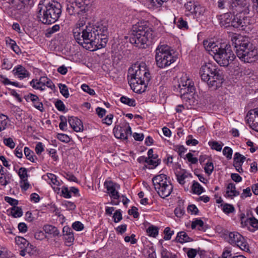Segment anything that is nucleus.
I'll return each instance as SVG.
<instances>
[{
  "label": "nucleus",
  "mask_w": 258,
  "mask_h": 258,
  "mask_svg": "<svg viewBox=\"0 0 258 258\" xmlns=\"http://www.w3.org/2000/svg\"><path fill=\"white\" fill-rule=\"evenodd\" d=\"M74 37L77 42L86 49L94 51L104 47L108 41L107 29L103 26L88 24L82 31L74 29Z\"/></svg>",
  "instance_id": "f257e3e1"
},
{
  "label": "nucleus",
  "mask_w": 258,
  "mask_h": 258,
  "mask_svg": "<svg viewBox=\"0 0 258 258\" xmlns=\"http://www.w3.org/2000/svg\"><path fill=\"white\" fill-rule=\"evenodd\" d=\"M150 78V74L145 63H136L128 69V83L136 93L145 92Z\"/></svg>",
  "instance_id": "f03ea898"
},
{
  "label": "nucleus",
  "mask_w": 258,
  "mask_h": 258,
  "mask_svg": "<svg viewBox=\"0 0 258 258\" xmlns=\"http://www.w3.org/2000/svg\"><path fill=\"white\" fill-rule=\"evenodd\" d=\"M203 45L206 50L213 56L215 60L221 66L227 67L235 58L229 44H216L212 40H205Z\"/></svg>",
  "instance_id": "7ed1b4c3"
},
{
  "label": "nucleus",
  "mask_w": 258,
  "mask_h": 258,
  "mask_svg": "<svg viewBox=\"0 0 258 258\" xmlns=\"http://www.w3.org/2000/svg\"><path fill=\"white\" fill-rule=\"evenodd\" d=\"M61 5L52 0H44L38 5V18L39 21L45 24L55 22L59 18L61 10Z\"/></svg>",
  "instance_id": "20e7f679"
},
{
  "label": "nucleus",
  "mask_w": 258,
  "mask_h": 258,
  "mask_svg": "<svg viewBox=\"0 0 258 258\" xmlns=\"http://www.w3.org/2000/svg\"><path fill=\"white\" fill-rule=\"evenodd\" d=\"M174 90L180 96V98L190 105H194L196 102L194 96L195 87L192 81L186 74L182 76L175 80Z\"/></svg>",
  "instance_id": "39448f33"
},
{
  "label": "nucleus",
  "mask_w": 258,
  "mask_h": 258,
  "mask_svg": "<svg viewBox=\"0 0 258 258\" xmlns=\"http://www.w3.org/2000/svg\"><path fill=\"white\" fill-rule=\"evenodd\" d=\"M201 79L207 83L208 86L214 89L220 87L223 82V78L216 66L211 63L203 65L200 69Z\"/></svg>",
  "instance_id": "423d86ee"
},
{
  "label": "nucleus",
  "mask_w": 258,
  "mask_h": 258,
  "mask_svg": "<svg viewBox=\"0 0 258 258\" xmlns=\"http://www.w3.org/2000/svg\"><path fill=\"white\" fill-rule=\"evenodd\" d=\"M152 38V29L142 23H138L133 27L130 41L139 48H145Z\"/></svg>",
  "instance_id": "0eeeda50"
},
{
  "label": "nucleus",
  "mask_w": 258,
  "mask_h": 258,
  "mask_svg": "<svg viewBox=\"0 0 258 258\" xmlns=\"http://www.w3.org/2000/svg\"><path fill=\"white\" fill-rule=\"evenodd\" d=\"M155 60L157 66L160 68L169 66L176 60L173 50L167 45H159L155 50Z\"/></svg>",
  "instance_id": "6e6552de"
},
{
  "label": "nucleus",
  "mask_w": 258,
  "mask_h": 258,
  "mask_svg": "<svg viewBox=\"0 0 258 258\" xmlns=\"http://www.w3.org/2000/svg\"><path fill=\"white\" fill-rule=\"evenodd\" d=\"M235 53L241 61L246 63L255 61L258 57L257 51L252 44L244 49L235 50Z\"/></svg>",
  "instance_id": "1a4fd4ad"
},
{
  "label": "nucleus",
  "mask_w": 258,
  "mask_h": 258,
  "mask_svg": "<svg viewBox=\"0 0 258 258\" xmlns=\"http://www.w3.org/2000/svg\"><path fill=\"white\" fill-rule=\"evenodd\" d=\"M227 238L230 244L236 245L246 252L249 251V247L246 240L238 232L235 231L229 232Z\"/></svg>",
  "instance_id": "9d476101"
},
{
  "label": "nucleus",
  "mask_w": 258,
  "mask_h": 258,
  "mask_svg": "<svg viewBox=\"0 0 258 258\" xmlns=\"http://www.w3.org/2000/svg\"><path fill=\"white\" fill-rule=\"evenodd\" d=\"M185 15L198 17L203 15L205 9L202 7L198 2L190 0L184 4Z\"/></svg>",
  "instance_id": "9b49d317"
},
{
  "label": "nucleus",
  "mask_w": 258,
  "mask_h": 258,
  "mask_svg": "<svg viewBox=\"0 0 258 258\" xmlns=\"http://www.w3.org/2000/svg\"><path fill=\"white\" fill-rule=\"evenodd\" d=\"M248 7L249 5L246 3V0H233L229 9L233 15H241L242 13H248Z\"/></svg>",
  "instance_id": "f8f14e48"
},
{
  "label": "nucleus",
  "mask_w": 258,
  "mask_h": 258,
  "mask_svg": "<svg viewBox=\"0 0 258 258\" xmlns=\"http://www.w3.org/2000/svg\"><path fill=\"white\" fill-rule=\"evenodd\" d=\"M30 84L33 88L40 90H44L45 86L51 90L55 88V85L51 80L46 77H41L39 80H32Z\"/></svg>",
  "instance_id": "ddd939ff"
},
{
  "label": "nucleus",
  "mask_w": 258,
  "mask_h": 258,
  "mask_svg": "<svg viewBox=\"0 0 258 258\" xmlns=\"http://www.w3.org/2000/svg\"><path fill=\"white\" fill-rule=\"evenodd\" d=\"M231 39L235 50L244 49L252 44L246 37L239 34H233Z\"/></svg>",
  "instance_id": "4468645a"
},
{
  "label": "nucleus",
  "mask_w": 258,
  "mask_h": 258,
  "mask_svg": "<svg viewBox=\"0 0 258 258\" xmlns=\"http://www.w3.org/2000/svg\"><path fill=\"white\" fill-rule=\"evenodd\" d=\"M67 11L71 15H82L86 12L84 5L77 2H68L67 4Z\"/></svg>",
  "instance_id": "2eb2a0df"
},
{
  "label": "nucleus",
  "mask_w": 258,
  "mask_h": 258,
  "mask_svg": "<svg viewBox=\"0 0 258 258\" xmlns=\"http://www.w3.org/2000/svg\"><path fill=\"white\" fill-rule=\"evenodd\" d=\"M234 15V18L232 21V27L244 30L246 26L250 24V18L249 17L239 14Z\"/></svg>",
  "instance_id": "dca6fc26"
},
{
  "label": "nucleus",
  "mask_w": 258,
  "mask_h": 258,
  "mask_svg": "<svg viewBox=\"0 0 258 258\" xmlns=\"http://www.w3.org/2000/svg\"><path fill=\"white\" fill-rule=\"evenodd\" d=\"M113 133L116 138L122 140L127 139L128 136L132 134L131 127L126 123L124 126L115 127Z\"/></svg>",
  "instance_id": "f3484780"
},
{
  "label": "nucleus",
  "mask_w": 258,
  "mask_h": 258,
  "mask_svg": "<svg viewBox=\"0 0 258 258\" xmlns=\"http://www.w3.org/2000/svg\"><path fill=\"white\" fill-rule=\"evenodd\" d=\"M246 118L249 126L258 132V108L249 111Z\"/></svg>",
  "instance_id": "a211bd4d"
},
{
  "label": "nucleus",
  "mask_w": 258,
  "mask_h": 258,
  "mask_svg": "<svg viewBox=\"0 0 258 258\" xmlns=\"http://www.w3.org/2000/svg\"><path fill=\"white\" fill-rule=\"evenodd\" d=\"M108 194L111 198L114 200L118 199L119 195L117 189L119 188V185L112 181H106L104 182Z\"/></svg>",
  "instance_id": "6ab92c4d"
},
{
  "label": "nucleus",
  "mask_w": 258,
  "mask_h": 258,
  "mask_svg": "<svg viewBox=\"0 0 258 258\" xmlns=\"http://www.w3.org/2000/svg\"><path fill=\"white\" fill-rule=\"evenodd\" d=\"M173 188V187L172 184H171L170 182H169L165 184H163L160 187L155 189L161 198L164 199L168 197L171 194Z\"/></svg>",
  "instance_id": "aec40b11"
},
{
  "label": "nucleus",
  "mask_w": 258,
  "mask_h": 258,
  "mask_svg": "<svg viewBox=\"0 0 258 258\" xmlns=\"http://www.w3.org/2000/svg\"><path fill=\"white\" fill-rule=\"evenodd\" d=\"M68 122L73 130L76 132L83 131V125L82 121L76 117H69Z\"/></svg>",
  "instance_id": "412c9836"
},
{
  "label": "nucleus",
  "mask_w": 258,
  "mask_h": 258,
  "mask_svg": "<svg viewBox=\"0 0 258 258\" xmlns=\"http://www.w3.org/2000/svg\"><path fill=\"white\" fill-rule=\"evenodd\" d=\"M25 98L27 102L30 101H32L36 108L41 112L43 111V105L42 103L39 101V99L37 95L29 93L25 96Z\"/></svg>",
  "instance_id": "4be33fe9"
},
{
  "label": "nucleus",
  "mask_w": 258,
  "mask_h": 258,
  "mask_svg": "<svg viewBox=\"0 0 258 258\" xmlns=\"http://www.w3.org/2000/svg\"><path fill=\"white\" fill-rule=\"evenodd\" d=\"M232 16L231 12L220 15L218 19L220 26L225 28L230 26H232Z\"/></svg>",
  "instance_id": "5701e85b"
},
{
  "label": "nucleus",
  "mask_w": 258,
  "mask_h": 258,
  "mask_svg": "<svg viewBox=\"0 0 258 258\" xmlns=\"http://www.w3.org/2000/svg\"><path fill=\"white\" fill-rule=\"evenodd\" d=\"M152 182L155 189L160 187L163 184L170 182V181H168L166 175L163 174L154 176L152 178Z\"/></svg>",
  "instance_id": "b1692460"
},
{
  "label": "nucleus",
  "mask_w": 258,
  "mask_h": 258,
  "mask_svg": "<svg viewBox=\"0 0 258 258\" xmlns=\"http://www.w3.org/2000/svg\"><path fill=\"white\" fill-rule=\"evenodd\" d=\"M13 72L14 75L17 76L20 79L28 77L30 75L29 72L21 65H18L15 67L13 70Z\"/></svg>",
  "instance_id": "393cba45"
},
{
  "label": "nucleus",
  "mask_w": 258,
  "mask_h": 258,
  "mask_svg": "<svg viewBox=\"0 0 258 258\" xmlns=\"http://www.w3.org/2000/svg\"><path fill=\"white\" fill-rule=\"evenodd\" d=\"M43 229L45 233L52 234L54 237L59 236L60 235V232L58 229L53 225L46 224L44 225Z\"/></svg>",
  "instance_id": "a878e982"
},
{
  "label": "nucleus",
  "mask_w": 258,
  "mask_h": 258,
  "mask_svg": "<svg viewBox=\"0 0 258 258\" xmlns=\"http://www.w3.org/2000/svg\"><path fill=\"white\" fill-rule=\"evenodd\" d=\"M175 240L176 241L181 243L190 242L192 240L184 231L179 232L177 233Z\"/></svg>",
  "instance_id": "bb28decb"
},
{
  "label": "nucleus",
  "mask_w": 258,
  "mask_h": 258,
  "mask_svg": "<svg viewBox=\"0 0 258 258\" xmlns=\"http://www.w3.org/2000/svg\"><path fill=\"white\" fill-rule=\"evenodd\" d=\"M227 197L233 198L239 195V192L236 190L235 185L234 183H229L227 186V190L226 193Z\"/></svg>",
  "instance_id": "cd10ccee"
},
{
  "label": "nucleus",
  "mask_w": 258,
  "mask_h": 258,
  "mask_svg": "<svg viewBox=\"0 0 258 258\" xmlns=\"http://www.w3.org/2000/svg\"><path fill=\"white\" fill-rule=\"evenodd\" d=\"M245 160V157L244 156L242 155L239 153H236L234 154L233 158L234 166H237V165L242 166Z\"/></svg>",
  "instance_id": "c85d7f7f"
},
{
  "label": "nucleus",
  "mask_w": 258,
  "mask_h": 258,
  "mask_svg": "<svg viewBox=\"0 0 258 258\" xmlns=\"http://www.w3.org/2000/svg\"><path fill=\"white\" fill-rule=\"evenodd\" d=\"M15 242L21 248H26L27 249H28L29 242L24 237L21 236L16 237L15 238Z\"/></svg>",
  "instance_id": "c756f323"
},
{
  "label": "nucleus",
  "mask_w": 258,
  "mask_h": 258,
  "mask_svg": "<svg viewBox=\"0 0 258 258\" xmlns=\"http://www.w3.org/2000/svg\"><path fill=\"white\" fill-rule=\"evenodd\" d=\"M24 154L26 158L32 162H35L36 156L34 155L33 151L31 150L28 147H25L24 149Z\"/></svg>",
  "instance_id": "7c9ffc66"
},
{
  "label": "nucleus",
  "mask_w": 258,
  "mask_h": 258,
  "mask_svg": "<svg viewBox=\"0 0 258 258\" xmlns=\"http://www.w3.org/2000/svg\"><path fill=\"white\" fill-rule=\"evenodd\" d=\"M204 224L203 221L201 219H196L195 221H192L191 225V227L192 229H195L197 227L199 230H203L205 231V229L204 228Z\"/></svg>",
  "instance_id": "2f4dec72"
},
{
  "label": "nucleus",
  "mask_w": 258,
  "mask_h": 258,
  "mask_svg": "<svg viewBox=\"0 0 258 258\" xmlns=\"http://www.w3.org/2000/svg\"><path fill=\"white\" fill-rule=\"evenodd\" d=\"M192 190L194 194L199 195L204 191V188L199 182L195 181L192 185Z\"/></svg>",
  "instance_id": "473e14b6"
},
{
  "label": "nucleus",
  "mask_w": 258,
  "mask_h": 258,
  "mask_svg": "<svg viewBox=\"0 0 258 258\" xmlns=\"http://www.w3.org/2000/svg\"><path fill=\"white\" fill-rule=\"evenodd\" d=\"M208 144L212 149L217 151H221L223 146V143H220L217 141H210Z\"/></svg>",
  "instance_id": "72a5a7b5"
},
{
  "label": "nucleus",
  "mask_w": 258,
  "mask_h": 258,
  "mask_svg": "<svg viewBox=\"0 0 258 258\" xmlns=\"http://www.w3.org/2000/svg\"><path fill=\"white\" fill-rule=\"evenodd\" d=\"M121 103L127 104L130 106H135L136 101L134 99H131L125 96H122L120 99Z\"/></svg>",
  "instance_id": "f704fd0d"
},
{
  "label": "nucleus",
  "mask_w": 258,
  "mask_h": 258,
  "mask_svg": "<svg viewBox=\"0 0 258 258\" xmlns=\"http://www.w3.org/2000/svg\"><path fill=\"white\" fill-rule=\"evenodd\" d=\"M161 258H177V255L172 253L165 248H163L161 251Z\"/></svg>",
  "instance_id": "c9c22d12"
},
{
  "label": "nucleus",
  "mask_w": 258,
  "mask_h": 258,
  "mask_svg": "<svg viewBox=\"0 0 258 258\" xmlns=\"http://www.w3.org/2000/svg\"><path fill=\"white\" fill-rule=\"evenodd\" d=\"M178 182L180 184H184L185 182V179L187 177V174L184 171L178 172L176 174Z\"/></svg>",
  "instance_id": "e433bc0d"
},
{
  "label": "nucleus",
  "mask_w": 258,
  "mask_h": 258,
  "mask_svg": "<svg viewBox=\"0 0 258 258\" xmlns=\"http://www.w3.org/2000/svg\"><path fill=\"white\" fill-rule=\"evenodd\" d=\"M8 124V117L3 114H0V132L6 128Z\"/></svg>",
  "instance_id": "4c0bfd02"
},
{
  "label": "nucleus",
  "mask_w": 258,
  "mask_h": 258,
  "mask_svg": "<svg viewBox=\"0 0 258 258\" xmlns=\"http://www.w3.org/2000/svg\"><path fill=\"white\" fill-rule=\"evenodd\" d=\"M146 231L149 236L153 237H155L158 234V228L154 226H149Z\"/></svg>",
  "instance_id": "58836bf2"
},
{
  "label": "nucleus",
  "mask_w": 258,
  "mask_h": 258,
  "mask_svg": "<svg viewBox=\"0 0 258 258\" xmlns=\"http://www.w3.org/2000/svg\"><path fill=\"white\" fill-rule=\"evenodd\" d=\"M245 223L247 225H249L256 229H258V220L254 217L247 219Z\"/></svg>",
  "instance_id": "ea45409f"
},
{
  "label": "nucleus",
  "mask_w": 258,
  "mask_h": 258,
  "mask_svg": "<svg viewBox=\"0 0 258 258\" xmlns=\"http://www.w3.org/2000/svg\"><path fill=\"white\" fill-rule=\"evenodd\" d=\"M168 0H149V5L153 8L161 7L164 2Z\"/></svg>",
  "instance_id": "a19ab883"
},
{
  "label": "nucleus",
  "mask_w": 258,
  "mask_h": 258,
  "mask_svg": "<svg viewBox=\"0 0 258 258\" xmlns=\"http://www.w3.org/2000/svg\"><path fill=\"white\" fill-rule=\"evenodd\" d=\"M221 206L222 207L223 212L226 214L233 213L235 210L233 206L229 204H221Z\"/></svg>",
  "instance_id": "79ce46f5"
},
{
  "label": "nucleus",
  "mask_w": 258,
  "mask_h": 258,
  "mask_svg": "<svg viewBox=\"0 0 258 258\" xmlns=\"http://www.w3.org/2000/svg\"><path fill=\"white\" fill-rule=\"evenodd\" d=\"M47 176L50 180L49 184L51 185L52 187H53V185L58 186L59 185V182L57 180L56 176L54 174L52 173H47Z\"/></svg>",
  "instance_id": "37998d69"
},
{
  "label": "nucleus",
  "mask_w": 258,
  "mask_h": 258,
  "mask_svg": "<svg viewBox=\"0 0 258 258\" xmlns=\"http://www.w3.org/2000/svg\"><path fill=\"white\" fill-rule=\"evenodd\" d=\"M11 213L13 217L18 218L22 216L23 212L21 208L18 207H14L12 209Z\"/></svg>",
  "instance_id": "c03bdc74"
},
{
  "label": "nucleus",
  "mask_w": 258,
  "mask_h": 258,
  "mask_svg": "<svg viewBox=\"0 0 258 258\" xmlns=\"http://www.w3.org/2000/svg\"><path fill=\"white\" fill-rule=\"evenodd\" d=\"M59 88L61 94L66 98L69 97V93L67 86L64 84H59Z\"/></svg>",
  "instance_id": "a18cd8bd"
},
{
  "label": "nucleus",
  "mask_w": 258,
  "mask_h": 258,
  "mask_svg": "<svg viewBox=\"0 0 258 258\" xmlns=\"http://www.w3.org/2000/svg\"><path fill=\"white\" fill-rule=\"evenodd\" d=\"M7 43H9V44L11 46V48L16 53H18L20 52L19 47L17 45L16 42L14 40H13L10 38H9V40H7Z\"/></svg>",
  "instance_id": "49530a36"
},
{
  "label": "nucleus",
  "mask_w": 258,
  "mask_h": 258,
  "mask_svg": "<svg viewBox=\"0 0 258 258\" xmlns=\"http://www.w3.org/2000/svg\"><path fill=\"white\" fill-rule=\"evenodd\" d=\"M18 175L20 176L21 180L27 179L28 175L26 168L24 167H21L19 170Z\"/></svg>",
  "instance_id": "de8ad7c7"
},
{
  "label": "nucleus",
  "mask_w": 258,
  "mask_h": 258,
  "mask_svg": "<svg viewBox=\"0 0 258 258\" xmlns=\"http://www.w3.org/2000/svg\"><path fill=\"white\" fill-rule=\"evenodd\" d=\"M59 26L58 25H55L53 26H52L51 28H50L46 30V36L47 37H49L51 36V35L57 31L59 29Z\"/></svg>",
  "instance_id": "09e8293b"
},
{
  "label": "nucleus",
  "mask_w": 258,
  "mask_h": 258,
  "mask_svg": "<svg viewBox=\"0 0 258 258\" xmlns=\"http://www.w3.org/2000/svg\"><path fill=\"white\" fill-rule=\"evenodd\" d=\"M164 239L166 240H169L171 239L172 235L174 234V231L171 230L169 227H166L164 230Z\"/></svg>",
  "instance_id": "8fccbe9b"
},
{
  "label": "nucleus",
  "mask_w": 258,
  "mask_h": 258,
  "mask_svg": "<svg viewBox=\"0 0 258 258\" xmlns=\"http://www.w3.org/2000/svg\"><path fill=\"white\" fill-rule=\"evenodd\" d=\"M205 172L208 175H210L214 169V166L213 163L211 161H208L206 164L204 168Z\"/></svg>",
  "instance_id": "3c124183"
},
{
  "label": "nucleus",
  "mask_w": 258,
  "mask_h": 258,
  "mask_svg": "<svg viewBox=\"0 0 258 258\" xmlns=\"http://www.w3.org/2000/svg\"><path fill=\"white\" fill-rule=\"evenodd\" d=\"M233 151L231 148L229 147H225L223 150V154L228 159L232 158Z\"/></svg>",
  "instance_id": "603ef678"
},
{
  "label": "nucleus",
  "mask_w": 258,
  "mask_h": 258,
  "mask_svg": "<svg viewBox=\"0 0 258 258\" xmlns=\"http://www.w3.org/2000/svg\"><path fill=\"white\" fill-rule=\"evenodd\" d=\"M10 183L9 177L8 178L4 175V172L0 173V183L2 185L6 186Z\"/></svg>",
  "instance_id": "864d4df0"
},
{
  "label": "nucleus",
  "mask_w": 258,
  "mask_h": 258,
  "mask_svg": "<svg viewBox=\"0 0 258 258\" xmlns=\"http://www.w3.org/2000/svg\"><path fill=\"white\" fill-rule=\"evenodd\" d=\"M81 88L84 92L88 93L91 95H94L95 94V91L93 89L90 88L88 85L85 84L82 85Z\"/></svg>",
  "instance_id": "5fc2aeb1"
},
{
  "label": "nucleus",
  "mask_w": 258,
  "mask_h": 258,
  "mask_svg": "<svg viewBox=\"0 0 258 258\" xmlns=\"http://www.w3.org/2000/svg\"><path fill=\"white\" fill-rule=\"evenodd\" d=\"M149 165L151 166V168L157 167L160 163L159 160H154L152 158L147 159V163Z\"/></svg>",
  "instance_id": "6e6d98bb"
},
{
  "label": "nucleus",
  "mask_w": 258,
  "mask_h": 258,
  "mask_svg": "<svg viewBox=\"0 0 258 258\" xmlns=\"http://www.w3.org/2000/svg\"><path fill=\"white\" fill-rule=\"evenodd\" d=\"M60 119L61 121L59 124V127L61 130L63 131H66L67 130V119L62 116L60 117Z\"/></svg>",
  "instance_id": "4d7b16f0"
},
{
  "label": "nucleus",
  "mask_w": 258,
  "mask_h": 258,
  "mask_svg": "<svg viewBox=\"0 0 258 258\" xmlns=\"http://www.w3.org/2000/svg\"><path fill=\"white\" fill-rule=\"evenodd\" d=\"M66 240V244L68 246H70L74 240V237L73 234H69L64 236Z\"/></svg>",
  "instance_id": "13d9d810"
},
{
  "label": "nucleus",
  "mask_w": 258,
  "mask_h": 258,
  "mask_svg": "<svg viewBox=\"0 0 258 258\" xmlns=\"http://www.w3.org/2000/svg\"><path fill=\"white\" fill-rule=\"evenodd\" d=\"M4 144L11 149L14 148L15 146V143L13 141V139L11 138L8 139H5L4 140Z\"/></svg>",
  "instance_id": "bf43d9fd"
},
{
  "label": "nucleus",
  "mask_w": 258,
  "mask_h": 258,
  "mask_svg": "<svg viewBox=\"0 0 258 258\" xmlns=\"http://www.w3.org/2000/svg\"><path fill=\"white\" fill-rule=\"evenodd\" d=\"M124 241L126 242H131V244H134L137 243V240L135 238V235L133 234L131 236H126L124 237Z\"/></svg>",
  "instance_id": "052dcab7"
},
{
  "label": "nucleus",
  "mask_w": 258,
  "mask_h": 258,
  "mask_svg": "<svg viewBox=\"0 0 258 258\" xmlns=\"http://www.w3.org/2000/svg\"><path fill=\"white\" fill-rule=\"evenodd\" d=\"M114 222H118L122 219V215L119 210H116L113 214Z\"/></svg>",
  "instance_id": "680f3d73"
},
{
  "label": "nucleus",
  "mask_w": 258,
  "mask_h": 258,
  "mask_svg": "<svg viewBox=\"0 0 258 258\" xmlns=\"http://www.w3.org/2000/svg\"><path fill=\"white\" fill-rule=\"evenodd\" d=\"M57 139L61 142L68 143L70 141L69 137L63 134H58L57 135Z\"/></svg>",
  "instance_id": "e2e57ef3"
},
{
  "label": "nucleus",
  "mask_w": 258,
  "mask_h": 258,
  "mask_svg": "<svg viewBox=\"0 0 258 258\" xmlns=\"http://www.w3.org/2000/svg\"><path fill=\"white\" fill-rule=\"evenodd\" d=\"M20 183L21 188L24 190H27L30 186L28 179L21 180Z\"/></svg>",
  "instance_id": "0e129e2a"
},
{
  "label": "nucleus",
  "mask_w": 258,
  "mask_h": 258,
  "mask_svg": "<svg viewBox=\"0 0 258 258\" xmlns=\"http://www.w3.org/2000/svg\"><path fill=\"white\" fill-rule=\"evenodd\" d=\"M55 106L59 111H63L65 109V105L62 101L60 100H58L56 101L55 103Z\"/></svg>",
  "instance_id": "69168bd1"
},
{
  "label": "nucleus",
  "mask_w": 258,
  "mask_h": 258,
  "mask_svg": "<svg viewBox=\"0 0 258 258\" xmlns=\"http://www.w3.org/2000/svg\"><path fill=\"white\" fill-rule=\"evenodd\" d=\"M5 200L11 205L14 206V207H16L15 206L17 205L18 204V201L17 200L9 197H5Z\"/></svg>",
  "instance_id": "338daca9"
},
{
  "label": "nucleus",
  "mask_w": 258,
  "mask_h": 258,
  "mask_svg": "<svg viewBox=\"0 0 258 258\" xmlns=\"http://www.w3.org/2000/svg\"><path fill=\"white\" fill-rule=\"evenodd\" d=\"M72 227L74 229L77 231H80L83 229L84 226L81 222L79 221H76L73 224Z\"/></svg>",
  "instance_id": "774afa93"
}]
</instances>
